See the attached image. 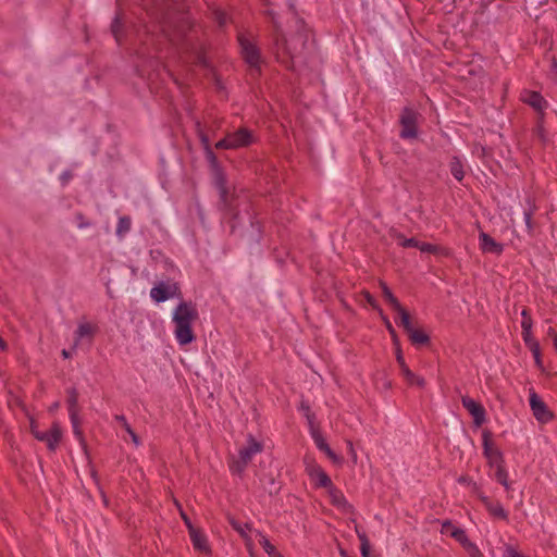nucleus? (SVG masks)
<instances>
[{
	"instance_id": "f257e3e1",
	"label": "nucleus",
	"mask_w": 557,
	"mask_h": 557,
	"mask_svg": "<svg viewBox=\"0 0 557 557\" xmlns=\"http://www.w3.org/2000/svg\"><path fill=\"white\" fill-rule=\"evenodd\" d=\"M198 319V310L193 301L182 300L173 310V334L181 346H186L196 339L193 324Z\"/></svg>"
},
{
	"instance_id": "f03ea898",
	"label": "nucleus",
	"mask_w": 557,
	"mask_h": 557,
	"mask_svg": "<svg viewBox=\"0 0 557 557\" xmlns=\"http://www.w3.org/2000/svg\"><path fill=\"white\" fill-rule=\"evenodd\" d=\"M306 45L305 35L298 33L290 38H286L278 28L275 35V48L277 60L287 69H294V60L302 51Z\"/></svg>"
},
{
	"instance_id": "7ed1b4c3",
	"label": "nucleus",
	"mask_w": 557,
	"mask_h": 557,
	"mask_svg": "<svg viewBox=\"0 0 557 557\" xmlns=\"http://www.w3.org/2000/svg\"><path fill=\"white\" fill-rule=\"evenodd\" d=\"M257 141L255 133L247 127H239L227 133L222 139L215 143L216 149L236 150L247 148Z\"/></svg>"
},
{
	"instance_id": "20e7f679",
	"label": "nucleus",
	"mask_w": 557,
	"mask_h": 557,
	"mask_svg": "<svg viewBox=\"0 0 557 557\" xmlns=\"http://www.w3.org/2000/svg\"><path fill=\"white\" fill-rule=\"evenodd\" d=\"M420 114L410 107H405L399 116V137L404 140L417 139L419 136Z\"/></svg>"
},
{
	"instance_id": "39448f33",
	"label": "nucleus",
	"mask_w": 557,
	"mask_h": 557,
	"mask_svg": "<svg viewBox=\"0 0 557 557\" xmlns=\"http://www.w3.org/2000/svg\"><path fill=\"white\" fill-rule=\"evenodd\" d=\"M150 297L157 304L164 302L171 298L182 299L181 286L177 282L168 280L160 281L150 289Z\"/></svg>"
},
{
	"instance_id": "423d86ee",
	"label": "nucleus",
	"mask_w": 557,
	"mask_h": 557,
	"mask_svg": "<svg viewBox=\"0 0 557 557\" xmlns=\"http://www.w3.org/2000/svg\"><path fill=\"white\" fill-rule=\"evenodd\" d=\"M492 437L493 434L490 430L485 429L482 431L483 456L490 468L505 462L503 451L495 445Z\"/></svg>"
},
{
	"instance_id": "0eeeda50",
	"label": "nucleus",
	"mask_w": 557,
	"mask_h": 557,
	"mask_svg": "<svg viewBox=\"0 0 557 557\" xmlns=\"http://www.w3.org/2000/svg\"><path fill=\"white\" fill-rule=\"evenodd\" d=\"M306 472L311 481L314 482L315 487L329 488L333 485V482L329 474L322 469V467L315 462L314 459H306Z\"/></svg>"
},
{
	"instance_id": "6e6552de",
	"label": "nucleus",
	"mask_w": 557,
	"mask_h": 557,
	"mask_svg": "<svg viewBox=\"0 0 557 557\" xmlns=\"http://www.w3.org/2000/svg\"><path fill=\"white\" fill-rule=\"evenodd\" d=\"M396 323L405 330L408 334L412 344L424 345L430 341L429 335L422 330H417L413 327L410 319V314L408 312L401 313L399 320L396 319Z\"/></svg>"
},
{
	"instance_id": "1a4fd4ad",
	"label": "nucleus",
	"mask_w": 557,
	"mask_h": 557,
	"mask_svg": "<svg viewBox=\"0 0 557 557\" xmlns=\"http://www.w3.org/2000/svg\"><path fill=\"white\" fill-rule=\"evenodd\" d=\"M529 404L535 419L546 423L553 419V413L548 410L546 404L541 399L537 393L531 388L529 392Z\"/></svg>"
},
{
	"instance_id": "9d476101",
	"label": "nucleus",
	"mask_w": 557,
	"mask_h": 557,
	"mask_svg": "<svg viewBox=\"0 0 557 557\" xmlns=\"http://www.w3.org/2000/svg\"><path fill=\"white\" fill-rule=\"evenodd\" d=\"M461 404L463 408L467 409L468 412L472 416L473 423L476 426H481L485 422L486 411L480 403L469 396H462Z\"/></svg>"
},
{
	"instance_id": "9b49d317",
	"label": "nucleus",
	"mask_w": 557,
	"mask_h": 557,
	"mask_svg": "<svg viewBox=\"0 0 557 557\" xmlns=\"http://www.w3.org/2000/svg\"><path fill=\"white\" fill-rule=\"evenodd\" d=\"M521 100L533 108L540 114L541 119L544 117L548 102L539 91L524 90L521 94Z\"/></svg>"
},
{
	"instance_id": "f8f14e48",
	"label": "nucleus",
	"mask_w": 557,
	"mask_h": 557,
	"mask_svg": "<svg viewBox=\"0 0 557 557\" xmlns=\"http://www.w3.org/2000/svg\"><path fill=\"white\" fill-rule=\"evenodd\" d=\"M238 42L242 49V55L244 60L250 66H258L260 63V53L257 47L253 44H251L247 38H245L244 35L238 36Z\"/></svg>"
},
{
	"instance_id": "ddd939ff",
	"label": "nucleus",
	"mask_w": 557,
	"mask_h": 557,
	"mask_svg": "<svg viewBox=\"0 0 557 557\" xmlns=\"http://www.w3.org/2000/svg\"><path fill=\"white\" fill-rule=\"evenodd\" d=\"M183 519L184 521L186 522L187 527H188V530H189V536H190V541L193 543V546L196 550L198 552H201V553H209L210 552V546L208 544V540H207V536L194 529L188 520V518L183 515Z\"/></svg>"
},
{
	"instance_id": "4468645a",
	"label": "nucleus",
	"mask_w": 557,
	"mask_h": 557,
	"mask_svg": "<svg viewBox=\"0 0 557 557\" xmlns=\"http://www.w3.org/2000/svg\"><path fill=\"white\" fill-rule=\"evenodd\" d=\"M327 494L331 499V504L343 512H352L354 506L349 504L344 493L337 488L334 484L327 488Z\"/></svg>"
},
{
	"instance_id": "2eb2a0df",
	"label": "nucleus",
	"mask_w": 557,
	"mask_h": 557,
	"mask_svg": "<svg viewBox=\"0 0 557 557\" xmlns=\"http://www.w3.org/2000/svg\"><path fill=\"white\" fill-rule=\"evenodd\" d=\"M262 443L257 441L252 435H249L247 444L239 449L238 455L240 459L249 463L257 454L262 451Z\"/></svg>"
},
{
	"instance_id": "dca6fc26",
	"label": "nucleus",
	"mask_w": 557,
	"mask_h": 557,
	"mask_svg": "<svg viewBox=\"0 0 557 557\" xmlns=\"http://www.w3.org/2000/svg\"><path fill=\"white\" fill-rule=\"evenodd\" d=\"M479 242L483 252L500 255L504 251V246L484 232L480 233Z\"/></svg>"
},
{
	"instance_id": "f3484780",
	"label": "nucleus",
	"mask_w": 557,
	"mask_h": 557,
	"mask_svg": "<svg viewBox=\"0 0 557 557\" xmlns=\"http://www.w3.org/2000/svg\"><path fill=\"white\" fill-rule=\"evenodd\" d=\"M97 332V326L90 322H81L75 331L74 336V348H76L79 342L88 337L91 341Z\"/></svg>"
},
{
	"instance_id": "a211bd4d",
	"label": "nucleus",
	"mask_w": 557,
	"mask_h": 557,
	"mask_svg": "<svg viewBox=\"0 0 557 557\" xmlns=\"http://www.w3.org/2000/svg\"><path fill=\"white\" fill-rule=\"evenodd\" d=\"M62 438V430L59 423H52L51 428L46 431V437L44 438V443H46L49 450L54 451Z\"/></svg>"
},
{
	"instance_id": "6ab92c4d",
	"label": "nucleus",
	"mask_w": 557,
	"mask_h": 557,
	"mask_svg": "<svg viewBox=\"0 0 557 557\" xmlns=\"http://www.w3.org/2000/svg\"><path fill=\"white\" fill-rule=\"evenodd\" d=\"M228 523L242 536V539H244L247 548L250 550L252 547V540L248 532L252 530L251 524L248 522H239L235 518H228Z\"/></svg>"
},
{
	"instance_id": "aec40b11",
	"label": "nucleus",
	"mask_w": 557,
	"mask_h": 557,
	"mask_svg": "<svg viewBox=\"0 0 557 557\" xmlns=\"http://www.w3.org/2000/svg\"><path fill=\"white\" fill-rule=\"evenodd\" d=\"M311 435L313 438V442L318 449L325 453L326 456L334 462H339L338 456L331 449L329 444L326 443L325 438L322 436L320 432H318L315 429L311 430Z\"/></svg>"
},
{
	"instance_id": "412c9836",
	"label": "nucleus",
	"mask_w": 557,
	"mask_h": 557,
	"mask_svg": "<svg viewBox=\"0 0 557 557\" xmlns=\"http://www.w3.org/2000/svg\"><path fill=\"white\" fill-rule=\"evenodd\" d=\"M382 295L385 299V301L392 307L393 310H395L398 313V318L401 317V313L408 312L399 302V300L394 296L391 288L386 285V283L381 282L380 283Z\"/></svg>"
},
{
	"instance_id": "4be33fe9",
	"label": "nucleus",
	"mask_w": 557,
	"mask_h": 557,
	"mask_svg": "<svg viewBox=\"0 0 557 557\" xmlns=\"http://www.w3.org/2000/svg\"><path fill=\"white\" fill-rule=\"evenodd\" d=\"M404 380L406 381V383L409 385V386H417V387H420V388H423L424 385H425V380L413 373L409 367L408 368H404V370L400 371Z\"/></svg>"
},
{
	"instance_id": "5701e85b",
	"label": "nucleus",
	"mask_w": 557,
	"mask_h": 557,
	"mask_svg": "<svg viewBox=\"0 0 557 557\" xmlns=\"http://www.w3.org/2000/svg\"><path fill=\"white\" fill-rule=\"evenodd\" d=\"M465 164L462 162V160L457 157V156H454L450 161H449V170H450V173L451 175L458 181V182H461L465 177Z\"/></svg>"
},
{
	"instance_id": "b1692460",
	"label": "nucleus",
	"mask_w": 557,
	"mask_h": 557,
	"mask_svg": "<svg viewBox=\"0 0 557 557\" xmlns=\"http://www.w3.org/2000/svg\"><path fill=\"white\" fill-rule=\"evenodd\" d=\"M495 470V479L496 481L502 484L505 490L509 491L511 488V484L509 482V474L505 467V462L494 466L493 468Z\"/></svg>"
},
{
	"instance_id": "393cba45",
	"label": "nucleus",
	"mask_w": 557,
	"mask_h": 557,
	"mask_svg": "<svg viewBox=\"0 0 557 557\" xmlns=\"http://www.w3.org/2000/svg\"><path fill=\"white\" fill-rule=\"evenodd\" d=\"M215 185L219 190L220 199L225 207H231L228 202V190L226 186V180L222 173H219L215 180Z\"/></svg>"
},
{
	"instance_id": "a878e982",
	"label": "nucleus",
	"mask_w": 557,
	"mask_h": 557,
	"mask_svg": "<svg viewBox=\"0 0 557 557\" xmlns=\"http://www.w3.org/2000/svg\"><path fill=\"white\" fill-rule=\"evenodd\" d=\"M485 508L492 517L508 521V512L499 502H491Z\"/></svg>"
},
{
	"instance_id": "bb28decb",
	"label": "nucleus",
	"mask_w": 557,
	"mask_h": 557,
	"mask_svg": "<svg viewBox=\"0 0 557 557\" xmlns=\"http://www.w3.org/2000/svg\"><path fill=\"white\" fill-rule=\"evenodd\" d=\"M131 228H132V219L127 215L120 216L117 224H116V230H115L116 236L119 238H124L125 235L131 231Z\"/></svg>"
},
{
	"instance_id": "cd10ccee",
	"label": "nucleus",
	"mask_w": 557,
	"mask_h": 557,
	"mask_svg": "<svg viewBox=\"0 0 557 557\" xmlns=\"http://www.w3.org/2000/svg\"><path fill=\"white\" fill-rule=\"evenodd\" d=\"M356 533L360 541V553L362 557H371L370 554V542L364 531L356 527Z\"/></svg>"
},
{
	"instance_id": "c85d7f7f",
	"label": "nucleus",
	"mask_w": 557,
	"mask_h": 557,
	"mask_svg": "<svg viewBox=\"0 0 557 557\" xmlns=\"http://www.w3.org/2000/svg\"><path fill=\"white\" fill-rule=\"evenodd\" d=\"M69 417L71 420L74 436L79 441L81 444H85L84 434L81 429V420L78 417V412L71 413V414H69Z\"/></svg>"
},
{
	"instance_id": "c756f323",
	"label": "nucleus",
	"mask_w": 557,
	"mask_h": 557,
	"mask_svg": "<svg viewBox=\"0 0 557 557\" xmlns=\"http://www.w3.org/2000/svg\"><path fill=\"white\" fill-rule=\"evenodd\" d=\"M67 410L69 414L78 412L77 404H78V393L76 388L72 387L67 391Z\"/></svg>"
},
{
	"instance_id": "7c9ffc66",
	"label": "nucleus",
	"mask_w": 557,
	"mask_h": 557,
	"mask_svg": "<svg viewBox=\"0 0 557 557\" xmlns=\"http://www.w3.org/2000/svg\"><path fill=\"white\" fill-rule=\"evenodd\" d=\"M256 533L260 536L259 543L264 549V552L269 555V557H274L275 555L278 554L275 546L271 544V542L264 534H262L260 531H256Z\"/></svg>"
},
{
	"instance_id": "2f4dec72",
	"label": "nucleus",
	"mask_w": 557,
	"mask_h": 557,
	"mask_svg": "<svg viewBox=\"0 0 557 557\" xmlns=\"http://www.w3.org/2000/svg\"><path fill=\"white\" fill-rule=\"evenodd\" d=\"M299 410L304 413L305 418L311 430L314 429L315 414L312 412L308 401H301Z\"/></svg>"
},
{
	"instance_id": "473e14b6",
	"label": "nucleus",
	"mask_w": 557,
	"mask_h": 557,
	"mask_svg": "<svg viewBox=\"0 0 557 557\" xmlns=\"http://www.w3.org/2000/svg\"><path fill=\"white\" fill-rule=\"evenodd\" d=\"M450 537L457 541L463 549L471 543L463 529H455L450 532Z\"/></svg>"
},
{
	"instance_id": "72a5a7b5",
	"label": "nucleus",
	"mask_w": 557,
	"mask_h": 557,
	"mask_svg": "<svg viewBox=\"0 0 557 557\" xmlns=\"http://www.w3.org/2000/svg\"><path fill=\"white\" fill-rule=\"evenodd\" d=\"M111 30H112V34L116 40L117 44H121V38H122V22L120 20L119 16H115V18L113 20L112 24H111Z\"/></svg>"
},
{
	"instance_id": "f704fd0d",
	"label": "nucleus",
	"mask_w": 557,
	"mask_h": 557,
	"mask_svg": "<svg viewBox=\"0 0 557 557\" xmlns=\"http://www.w3.org/2000/svg\"><path fill=\"white\" fill-rule=\"evenodd\" d=\"M248 462L244 461L243 459H240L238 457L237 460H234L231 465H230V470L232 473L234 474H242L246 467H247Z\"/></svg>"
},
{
	"instance_id": "c9c22d12",
	"label": "nucleus",
	"mask_w": 557,
	"mask_h": 557,
	"mask_svg": "<svg viewBox=\"0 0 557 557\" xmlns=\"http://www.w3.org/2000/svg\"><path fill=\"white\" fill-rule=\"evenodd\" d=\"M521 335H522V339L528 348L532 347L533 345L539 344V342L532 335V327H527V330H522Z\"/></svg>"
},
{
	"instance_id": "e433bc0d",
	"label": "nucleus",
	"mask_w": 557,
	"mask_h": 557,
	"mask_svg": "<svg viewBox=\"0 0 557 557\" xmlns=\"http://www.w3.org/2000/svg\"><path fill=\"white\" fill-rule=\"evenodd\" d=\"M397 238L399 239H403L399 245L404 248H409V247H412V248H417L419 249V245H420V242L413 237L411 238H405L401 234H398L396 236Z\"/></svg>"
},
{
	"instance_id": "4c0bfd02",
	"label": "nucleus",
	"mask_w": 557,
	"mask_h": 557,
	"mask_svg": "<svg viewBox=\"0 0 557 557\" xmlns=\"http://www.w3.org/2000/svg\"><path fill=\"white\" fill-rule=\"evenodd\" d=\"M521 317H522V321H521V329L522 330H527V327H532L533 326V320H532V317L530 314L529 309L524 308L521 311Z\"/></svg>"
},
{
	"instance_id": "58836bf2",
	"label": "nucleus",
	"mask_w": 557,
	"mask_h": 557,
	"mask_svg": "<svg viewBox=\"0 0 557 557\" xmlns=\"http://www.w3.org/2000/svg\"><path fill=\"white\" fill-rule=\"evenodd\" d=\"M530 351L532 352L533 355V358H534V361H535V364L539 369H543V362H542V357H541V348H540V344L537 345H533L532 347L529 348Z\"/></svg>"
},
{
	"instance_id": "ea45409f",
	"label": "nucleus",
	"mask_w": 557,
	"mask_h": 557,
	"mask_svg": "<svg viewBox=\"0 0 557 557\" xmlns=\"http://www.w3.org/2000/svg\"><path fill=\"white\" fill-rule=\"evenodd\" d=\"M455 529H460L456 527L450 520L446 519L441 521V533L444 535L450 536V532Z\"/></svg>"
},
{
	"instance_id": "a19ab883",
	"label": "nucleus",
	"mask_w": 557,
	"mask_h": 557,
	"mask_svg": "<svg viewBox=\"0 0 557 557\" xmlns=\"http://www.w3.org/2000/svg\"><path fill=\"white\" fill-rule=\"evenodd\" d=\"M465 550L467 552V554L469 555V557H484V555L482 554L481 549L479 548V546L471 542L466 548Z\"/></svg>"
},
{
	"instance_id": "79ce46f5",
	"label": "nucleus",
	"mask_w": 557,
	"mask_h": 557,
	"mask_svg": "<svg viewBox=\"0 0 557 557\" xmlns=\"http://www.w3.org/2000/svg\"><path fill=\"white\" fill-rule=\"evenodd\" d=\"M419 250L421 252L437 253L440 248L436 245H433V244H430V243L420 242Z\"/></svg>"
},
{
	"instance_id": "37998d69",
	"label": "nucleus",
	"mask_w": 557,
	"mask_h": 557,
	"mask_svg": "<svg viewBox=\"0 0 557 557\" xmlns=\"http://www.w3.org/2000/svg\"><path fill=\"white\" fill-rule=\"evenodd\" d=\"M473 492L476 494L478 498L481 500V503L486 507L492 500L490 497H487L478 486L476 483H472Z\"/></svg>"
},
{
	"instance_id": "c03bdc74",
	"label": "nucleus",
	"mask_w": 557,
	"mask_h": 557,
	"mask_svg": "<svg viewBox=\"0 0 557 557\" xmlns=\"http://www.w3.org/2000/svg\"><path fill=\"white\" fill-rule=\"evenodd\" d=\"M214 20L219 24L220 27H223L227 23V15L222 10H215L214 11Z\"/></svg>"
},
{
	"instance_id": "a18cd8bd",
	"label": "nucleus",
	"mask_w": 557,
	"mask_h": 557,
	"mask_svg": "<svg viewBox=\"0 0 557 557\" xmlns=\"http://www.w3.org/2000/svg\"><path fill=\"white\" fill-rule=\"evenodd\" d=\"M532 216H533L532 210L524 211L523 218H524V223H525V226H527V230L529 233H531L533 231Z\"/></svg>"
},
{
	"instance_id": "49530a36",
	"label": "nucleus",
	"mask_w": 557,
	"mask_h": 557,
	"mask_svg": "<svg viewBox=\"0 0 557 557\" xmlns=\"http://www.w3.org/2000/svg\"><path fill=\"white\" fill-rule=\"evenodd\" d=\"M114 420L121 424V426L126 431H131L132 426L127 422V419L124 414H115Z\"/></svg>"
},
{
	"instance_id": "de8ad7c7",
	"label": "nucleus",
	"mask_w": 557,
	"mask_h": 557,
	"mask_svg": "<svg viewBox=\"0 0 557 557\" xmlns=\"http://www.w3.org/2000/svg\"><path fill=\"white\" fill-rule=\"evenodd\" d=\"M205 153H206V159L208 160V162L212 166H216L218 165V158H216L215 153L213 152V150L211 148H208L207 150H205Z\"/></svg>"
},
{
	"instance_id": "09e8293b",
	"label": "nucleus",
	"mask_w": 557,
	"mask_h": 557,
	"mask_svg": "<svg viewBox=\"0 0 557 557\" xmlns=\"http://www.w3.org/2000/svg\"><path fill=\"white\" fill-rule=\"evenodd\" d=\"M396 360H397V363H398V366L400 368V371L404 370V368L405 369L408 368V366H407V363L405 361V358H404L403 352H401L400 349H397V351H396Z\"/></svg>"
},
{
	"instance_id": "8fccbe9b",
	"label": "nucleus",
	"mask_w": 557,
	"mask_h": 557,
	"mask_svg": "<svg viewBox=\"0 0 557 557\" xmlns=\"http://www.w3.org/2000/svg\"><path fill=\"white\" fill-rule=\"evenodd\" d=\"M126 433L129 435L135 447H139L141 445L139 436L135 433L133 429H131V431H126Z\"/></svg>"
},
{
	"instance_id": "3c124183",
	"label": "nucleus",
	"mask_w": 557,
	"mask_h": 557,
	"mask_svg": "<svg viewBox=\"0 0 557 557\" xmlns=\"http://www.w3.org/2000/svg\"><path fill=\"white\" fill-rule=\"evenodd\" d=\"M198 134L203 149L207 150L208 148H211L208 136L202 131H199Z\"/></svg>"
},
{
	"instance_id": "603ef678",
	"label": "nucleus",
	"mask_w": 557,
	"mask_h": 557,
	"mask_svg": "<svg viewBox=\"0 0 557 557\" xmlns=\"http://www.w3.org/2000/svg\"><path fill=\"white\" fill-rule=\"evenodd\" d=\"M504 557H523V556L517 549L509 546L506 548Z\"/></svg>"
},
{
	"instance_id": "864d4df0",
	"label": "nucleus",
	"mask_w": 557,
	"mask_h": 557,
	"mask_svg": "<svg viewBox=\"0 0 557 557\" xmlns=\"http://www.w3.org/2000/svg\"><path fill=\"white\" fill-rule=\"evenodd\" d=\"M536 132L539 134V136L544 139L545 138V129L543 127V119H539V123H537V126H536Z\"/></svg>"
},
{
	"instance_id": "5fc2aeb1",
	"label": "nucleus",
	"mask_w": 557,
	"mask_h": 557,
	"mask_svg": "<svg viewBox=\"0 0 557 557\" xmlns=\"http://www.w3.org/2000/svg\"><path fill=\"white\" fill-rule=\"evenodd\" d=\"M385 324H386V329L388 330V332L393 336V338H396V332L388 319H385Z\"/></svg>"
},
{
	"instance_id": "6e6d98bb",
	"label": "nucleus",
	"mask_w": 557,
	"mask_h": 557,
	"mask_svg": "<svg viewBox=\"0 0 557 557\" xmlns=\"http://www.w3.org/2000/svg\"><path fill=\"white\" fill-rule=\"evenodd\" d=\"M458 483H460V484H471V485H472V483H473V482H472V480H471L470 478H468V476H460V478L458 479Z\"/></svg>"
},
{
	"instance_id": "4d7b16f0",
	"label": "nucleus",
	"mask_w": 557,
	"mask_h": 557,
	"mask_svg": "<svg viewBox=\"0 0 557 557\" xmlns=\"http://www.w3.org/2000/svg\"><path fill=\"white\" fill-rule=\"evenodd\" d=\"M34 437L39 442H44V438L46 437V432H36Z\"/></svg>"
},
{
	"instance_id": "13d9d810",
	"label": "nucleus",
	"mask_w": 557,
	"mask_h": 557,
	"mask_svg": "<svg viewBox=\"0 0 557 557\" xmlns=\"http://www.w3.org/2000/svg\"><path fill=\"white\" fill-rule=\"evenodd\" d=\"M7 348H8L7 343H5V342H4V339L0 336V350H1V351H4V350H7Z\"/></svg>"
},
{
	"instance_id": "bf43d9fd",
	"label": "nucleus",
	"mask_w": 557,
	"mask_h": 557,
	"mask_svg": "<svg viewBox=\"0 0 557 557\" xmlns=\"http://www.w3.org/2000/svg\"><path fill=\"white\" fill-rule=\"evenodd\" d=\"M30 432H32L33 436L35 435L36 432H39L35 422L30 423Z\"/></svg>"
},
{
	"instance_id": "052dcab7",
	"label": "nucleus",
	"mask_w": 557,
	"mask_h": 557,
	"mask_svg": "<svg viewBox=\"0 0 557 557\" xmlns=\"http://www.w3.org/2000/svg\"><path fill=\"white\" fill-rule=\"evenodd\" d=\"M548 335L552 337V339L554 341L555 338V335H557V332L553 329V327H549L548 329Z\"/></svg>"
},
{
	"instance_id": "680f3d73",
	"label": "nucleus",
	"mask_w": 557,
	"mask_h": 557,
	"mask_svg": "<svg viewBox=\"0 0 557 557\" xmlns=\"http://www.w3.org/2000/svg\"><path fill=\"white\" fill-rule=\"evenodd\" d=\"M61 354H62L64 359H69L71 357V352L67 351L66 349H63Z\"/></svg>"
},
{
	"instance_id": "e2e57ef3",
	"label": "nucleus",
	"mask_w": 557,
	"mask_h": 557,
	"mask_svg": "<svg viewBox=\"0 0 557 557\" xmlns=\"http://www.w3.org/2000/svg\"><path fill=\"white\" fill-rule=\"evenodd\" d=\"M553 345H554L555 350L557 351V335H555Z\"/></svg>"
},
{
	"instance_id": "0e129e2a",
	"label": "nucleus",
	"mask_w": 557,
	"mask_h": 557,
	"mask_svg": "<svg viewBox=\"0 0 557 557\" xmlns=\"http://www.w3.org/2000/svg\"><path fill=\"white\" fill-rule=\"evenodd\" d=\"M87 226H89V223L82 222L79 224V228L87 227Z\"/></svg>"
},
{
	"instance_id": "69168bd1",
	"label": "nucleus",
	"mask_w": 557,
	"mask_h": 557,
	"mask_svg": "<svg viewBox=\"0 0 557 557\" xmlns=\"http://www.w3.org/2000/svg\"><path fill=\"white\" fill-rule=\"evenodd\" d=\"M341 555L345 557V556H346L345 550H343V549H342V550H341Z\"/></svg>"
},
{
	"instance_id": "338daca9",
	"label": "nucleus",
	"mask_w": 557,
	"mask_h": 557,
	"mask_svg": "<svg viewBox=\"0 0 557 557\" xmlns=\"http://www.w3.org/2000/svg\"><path fill=\"white\" fill-rule=\"evenodd\" d=\"M274 557H283V555L281 553H278L277 555H275Z\"/></svg>"
}]
</instances>
